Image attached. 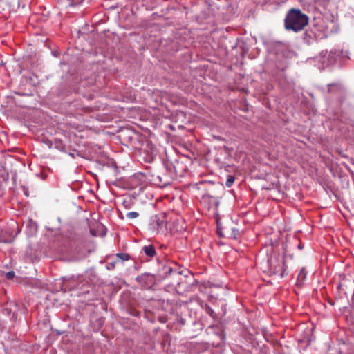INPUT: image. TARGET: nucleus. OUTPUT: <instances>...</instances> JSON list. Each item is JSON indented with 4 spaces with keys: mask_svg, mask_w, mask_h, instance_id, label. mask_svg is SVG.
Instances as JSON below:
<instances>
[{
    "mask_svg": "<svg viewBox=\"0 0 354 354\" xmlns=\"http://www.w3.org/2000/svg\"><path fill=\"white\" fill-rule=\"evenodd\" d=\"M127 138L129 141V145L136 153L142 156L145 162H150L153 160L156 148L149 139L136 133H131Z\"/></svg>",
    "mask_w": 354,
    "mask_h": 354,
    "instance_id": "1",
    "label": "nucleus"
},
{
    "mask_svg": "<svg viewBox=\"0 0 354 354\" xmlns=\"http://www.w3.org/2000/svg\"><path fill=\"white\" fill-rule=\"evenodd\" d=\"M308 17L297 8L290 9L284 19V28L288 31L298 32L308 24Z\"/></svg>",
    "mask_w": 354,
    "mask_h": 354,
    "instance_id": "2",
    "label": "nucleus"
},
{
    "mask_svg": "<svg viewBox=\"0 0 354 354\" xmlns=\"http://www.w3.org/2000/svg\"><path fill=\"white\" fill-rule=\"evenodd\" d=\"M148 180L151 184L159 187H165L170 185L172 181L169 174L165 169L149 171Z\"/></svg>",
    "mask_w": 354,
    "mask_h": 354,
    "instance_id": "3",
    "label": "nucleus"
},
{
    "mask_svg": "<svg viewBox=\"0 0 354 354\" xmlns=\"http://www.w3.org/2000/svg\"><path fill=\"white\" fill-rule=\"evenodd\" d=\"M270 272L276 276L283 277L287 274L286 261L284 257L277 256L272 257L268 261Z\"/></svg>",
    "mask_w": 354,
    "mask_h": 354,
    "instance_id": "4",
    "label": "nucleus"
},
{
    "mask_svg": "<svg viewBox=\"0 0 354 354\" xmlns=\"http://www.w3.org/2000/svg\"><path fill=\"white\" fill-rule=\"evenodd\" d=\"M202 205L209 211L212 212V215L217 218L218 216V207L219 205V197L212 195L209 192L205 193L201 198Z\"/></svg>",
    "mask_w": 354,
    "mask_h": 354,
    "instance_id": "5",
    "label": "nucleus"
},
{
    "mask_svg": "<svg viewBox=\"0 0 354 354\" xmlns=\"http://www.w3.org/2000/svg\"><path fill=\"white\" fill-rule=\"evenodd\" d=\"M324 21L321 20L305 32V39H323L327 37L329 31L328 27L324 25Z\"/></svg>",
    "mask_w": 354,
    "mask_h": 354,
    "instance_id": "6",
    "label": "nucleus"
},
{
    "mask_svg": "<svg viewBox=\"0 0 354 354\" xmlns=\"http://www.w3.org/2000/svg\"><path fill=\"white\" fill-rule=\"evenodd\" d=\"M167 221L165 213L154 215L149 220V229L156 233H164L167 230Z\"/></svg>",
    "mask_w": 354,
    "mask_h": 354,
    "instance_id": "7",
    "label": "nucleus"
},
{
    "mask_svg": "<svg viewBox=\"0 0 354 354\" xmlns=\"http://www.w3.org/2000/svg\"><path fill=\"white\" fill-rule=\"evenodd\" d=\"M136 279L142 288L149 289L156 283L158 278L155 274L144 273L138 276Z\"/></svg>",
    "mask_w": 354,
    "mask_h": 354,
    "instance_id": "8",
    "label": "nucleus"
},
{
    "mask_svg": "<svg viewBox=\"0 0 354 354\" xmlns=\"http://www.w3.org/2000/svg\"><path fill=\"white\" fill-rule=\"evenodd\" d=\"M172 272L173 268L169 264L163 265L157 272L156 277L158 280L160 281L165 279L168 275L171 274Z\"/></svg>",
    "mask_w": 354,
    "mask_h": 354,
    "instance_id": "9",
    "label": "nucleus"
},
{
    "mask_svg": "<svg viewBox=\"0 0 354 354\" xmlns=\"http://www.w3.org/2000/svg\"><path fill=\"white\" fill-rule=\"evenodd\" d=\"M316 59H317V61L319 62H322V64H323V66L325 67V66H327L330 65V64H332V62H333L332 59H333V57L330 53L326 51V52H322L319 54V55L316 57Z\"/></svg>",
    "mask_w": 354,
    "mask_h": 354,
    "instance_id": "10",
    "label": "nucleus"
},
{
    "mask_svg": "<svg viewBox=\"0 0 354 354\" xmlns=\"http://www.w3.org/2000/svg\"><path fill=\"white\" fill-rule=\"evenodd\" d=\"M142 251L150 259L153 258L156 255V248L154 245L151 244L143 246Z\"/></svg>",
    "mask_w": 354,
    "mask_h": 354,
    "instance_id": "11",
    "label": "nucleus"
},
{
    "mask_svg": "<svg viewBox=\"0 0 354 354\" xmlns=\"http://www.w3.org/2000/svg\"><path fill=\"white\" fill-rule=\"evenodd\" d=\"M145 177L142 174H136L131 177V183L135 186L142 185V179Z\"/></svg>",
    "mask_w": 354,
    "mask_h": 354,
    "instance_id": "12",
    "label": "nucleus"
},
{
    "mask_svg": "<svg viewBox=\"0 0 354 354\" xmlns=\"http://www.w3.org/2000/svg\"><path fill=\"white\" fill-rule=\"evenodd\" d=\"M306 274H307V272L306 270V269L304 268H302L298 275H297V286H302L305 279H306Z\"/></svg>",
    "mask_w": 354,
    "mask_h": 354,
    "instance_id": "13",
    "label": "nucleus"
},
{
    "mask_svg": "<svg viewBox=\"0 0 354 354\" xmlns=\"http://www.w3.org/2000/svg\"><path fill=\"white\" fill-rule=\"evenodd\" d=\"M202 308L205 310L206 313L208 314L213 319H217V314L207 304H205L204 305H203Z\"/></svg>",
    "mask_w": 354,
    "mask_h": 354,
    "instance_id": "14",
    "label": "nucleus"
},
{
    "mask_svg": "<svg viewBox=\"0 0 354 354\" xmlns=\"http://www.w3.org/2000/svg\"><path fill=\"white\" fill-rule=\"evenodd\" d=\"M328 93L338 92L340 91V86L337 83H331L327 85Z\"/></svg>",
    "mask_w": 354,
    "mask_h": 354,
    "instance_id": "15",
    "label": "nucleus"
},
{
    "mask_svg": "<svg viewBox=\"0 0 354 354\" xmlns=\"http://www.w3.org/2000/svg\"><path fill=\"white\" fill-rule=\"evenodd\" d=\"M331 1L332 0H317L316 3L317 6L328 10L330 8V3Z\"/></svg>",
    "mask_w": 354,
    "mask_h": 354,
    "instance_id": "16",
    "label": "nucleus"
},
{
    "mask_svg": "<svg viewBox=\"0 0 354 354\" xmlns=\"http://www.w3.org/2000/svg\"><path fill=\"white\" fill-rule=\"evenodd\" d=\"M115 255L122 261H129L131 259V256L127 253H117Z\"/></svg>",
    "mask_w": 354,
    "mask_h": 354,
    "instance_id": "17",
    "label": "nucleus"
},
{
    "mask_svg": "<svg viewBox=\"0 0 354 354\" xmlns=\"http://www.w3.org/2000/svg\"><path fill=\"white\" fill-rule=\"evenodd\" d=\"M234 180H235V178L234 176L232 175H229L227 176V178L226 180V182H225V185L227 187H230L233 183L234 182Z\"/></svg>",
    "mask_w": 354,
    "mask_h": 354,
    "instance_id": "18",
    "label": "nucleus"
},
{
    "mask_svg": "<svg viewBox=\"0 0 354 354\" xmlns=\"http://www.w3.org/2000/svg\"><path fill=\"white\" fill-rule=\"evenodd\" d=\"M139 216V214L136 212H131L127 214V217L130 219H133L137 218Z\"/></svg>",
    "mask_w": 354,
    "mask_h": 354,
    "instance_id": "19",
    "label": "nucleus"
},
{
    "mask_svg": "<svg viewBox=\"0 0 354 354\" xmlns=\"http://www.w3.org/2000/svg\"><path fill=\"white\" fill-rule=\"evenodd\" d=\"M84 0H68L71 6H75L80 4Z\"/></svg>",
    "mask_w": 354,
    "mask_h": 354,
    "instance_id": "20",
    "label": "nucleus"
},
{
    "mask_svg": "<svg viewBox=\"0 0 354 354\" xmlns=\"http://www.w3.org/2000/svg\"><path fill=\"white\" fill-rule=\"evenodd\" d=\"M6 277L7 279H12L15 277V272L14 271H9L6 272Z\"/></svg>",
    "mask_w": 354,
    "mask_h": 354,
    "instance_id": "21",
    "label": "nucleus"
},
{
    "mask_svg": "<svg viewBox=\"0 0 354 354\" xmlns=\"http://www.w3.org/2000/svg\"><path fill=\"white\" fill-rule=\"evenodd\" d=\"M116 261H114V262H110L108 263V266H107V268L108 269H114L115 267V264H116Z\"/></svg>",
    "mask_w": 354,
    "mask_h": 354,
    "instance_id": "22",
    "label": "nucleus"
},
{
    "mask_svg": "<svg viewBox=\"0 0 354 354\" xmlns=\"http://www.w3.org/2000/svg\"><path fill=\"white\" fill-rule=\"evenodd\" d=\"M239 235V230H233L232 237L236 239V236Z\"/></svg>",
    "mask_w": 354,
    "mask_h": 354,
    "instance_id": "23",
    "label": "nucleus"
},
{
    "mask_svg": "<svg viewBox=\"0 0 354 354\" xmlns=\"http://www.w3.org/2000/svg\"><path fill=\"white\" fill-rule=\"evenodd\" d=\"M298 248H299V249H301V248H303V246H302V245H301V244L300 243V244H299Z\"/></svg>",
    "mask_w": 354,
    "mask_h": 354,
    "instance_id": "24",
    "label": "nucleus"
}]
</instances>
